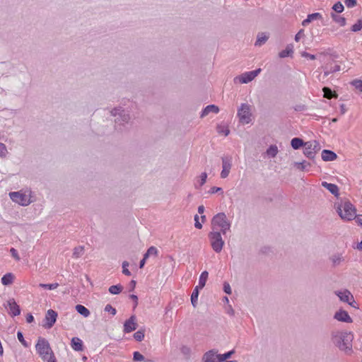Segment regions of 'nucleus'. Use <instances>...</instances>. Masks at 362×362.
<instances>
[{
    "instance_id": "9b49d317",
    "label": "nucleus",
    "mask_w": 362,
    "mask_h": 362,
    "mask_svg": "<svg viewBox=\"0 0 362 362\" xmlns=\"http://www.w3.org/2000/svg\"><path fill=\"white\" fill-rule=\"evenodd\" d=\"M57 316L58 314L56 311L52 309L48 310L45 314L43 327L46 329L52 328L56 322Z\"/></svg>"
},
{
    "instance_id": "79ce46f5",
    "label": "nucleus",
    "mask_w": 362,
    "mask_h": 362,
    "mask_svg": "<svg viewBox=\"0 0 362 362\" xmlns=\"http://www.w3.org/2000/svg\"><path fill=\"white\" fill-rule=\"evenodd\" d=\"M134 338L138 341H141L144 339V330H138L134 334Z\"/></svg>"
},
{
    "instance_id": "20e7f679",
    "label": "nucleus",
    "mask_w": 362,
    "mask_h": 362,
    "mask_svg": "<svg viewBox=\"0 0 362 362\" xmlns=\"http://www.w3.org/2000/svg\"><path fill=\"white\" fill-rule=\"evenodd\" d=\"M110 115L115 117V122L117 125L124 126L128 124L131 119L130 110L124 108L122 106L114 107L110 111Z\"/></svg>"
},
{
    "instance_id": "a211bd4d",
    "label": "nucleus",
    "mask_w": 362,
    "mask_h": 362,
    "mask_svg": "<svg viewBox=\"0 0 362 362\" xmlns=\"http://www.w3.org/2000/svg\"><path fill=\"white\" fill-rule=\"evenodd\" d=\"M207 173H202L199 176L195 178L194 187L196 189H200L206 182Z\"/></svg>"
},
{
    "instance_id": "052dcab7",
    "label": "nucleus",
    "mask_w": 362,
    "mask_h": 362,
    "mask_svg": "<svg viewBox=\"0 0 362 362\" xmlns=\"http://www.w3.org/2000/svg\"><path fill=\"white\" fill-rule=\"evenodd\" d=\"M300 54H301V56L303 57H306V58H308V59H310L311 60H314V59H316L315 55L309 54V53H308L306 52H302Z\"/></svg>"
},
{
    "instance_id": "bb28decb",
    "label": "nucleus",
    "mask_w": 362,
    "mask_h": 362,
    "mask_svg": "<svg viewBox=\"0 0 362 362\" xmlns=\"http://www.w3.org/2000/svg\"><path fill=\"white\" fill-rule=\"evenodd\" d=\"M291 145L292 148L295 150L299 149L300 147H303L305 145V142L300 138L295 137L291 139Z\"/></svg>"
},
{
    "instance_id": "e433bc0d",
    "label": "nucleus",
    "mask_w": 362,
    "mask_h": 362,
    "mask_svg": "<svg viewBox=\"0 0 362 362\" xmlns=\"http://www.w3.org/2000/svg\"><path fill=\"white\" fill-rule=\"evenodd\" d=\"M158 249L154 246H151L147 250V251L144 254V255H145L146 258H148V257L152 256V255L156 257L158 255Z\"/></svg>"
},
{
    "instance_id": "5701e85b",
    "label": "nucleus",
    "mask_w": 362,
    "mask_h": 362,
    "mask_svg": "<svg viewBox=\"0 0 362 362\" xmlns=\"http://www.w3.org/2000/svg\"><path fill=\"white\" fill-rule=\"evenodd\" d=\"M311 146L312 144H310V141L305 142V145L303 146L304 147L303 154L309 159H313L315 158Z\"/></svg>"
},
{
    "instance_id": "b1692460",
    "label": "nucleus",
    "mask_w": 362,
    "mask_h": 362,
    "mask_svg": "<svg viewBox=\"0 0 362 362\" xmlns=\"http://www.w3.org/2000/svg\"><path fill=\"white\" fill-rule=\"evenodd\" d=\"M233 81L235 83H249V72H245L244 74L235 77Z\"/></svg>"
},
{
    "instance_id": "bf43d9fd",
    "label": "nucleus",
    "mask_w": 362,
    "mask_h": 362,
    "mask_svg": "<svg viewBox=\"0 0 362 362\" xmlns=\"http://www.w3.org/2000/svg\"><path fill=\"white\" fill-rule=\"evenodd\" d=\"M223 291L227 294H230L232 292L230 284L226 281L223 283Z\"/></svg>"
},
{
    "instance_id": "4be33fe9",
    "label": "nucleus",
    "mask_w": 362,
    "mask_h": 362,
    "mask_svg": "<svg viewBox=\"0 0 362 362\" xmlns=\"http://www.w3.org/2000/svg\"><path fill=\"white\" fill-rule=\"evenodd\" d=\"M329 259L331 260L332 265L334 267H337L344 261V257L342 254H334L330 257Z\"/></svg>"
},
{
    "instance_id": "2f4dec72",
    "label": "nucleus",
    "mask_w": 362,
    "mask_h": 362,
    "mask_svg": "<svg viewBox=\"0 0 362 362\" xmlns=\"http://www.w3.org/2000/svg\"><path fill=\"white\" fill-rule=\"evenodd\" d=\"M279 152L278 147L276 145H271L266 151L269 158H275Z\"/></svg>"
},
{
    "instance_id": "0eeeda50",
    "label": "nucleus",
    "mask_w": 362,
    "mask_h": 362,
    "mask_svg": "<svg viewBox=\"0 0 362 362\" xmlns=\"http://www.w3.org/2000/svg\"><path fill=\"white\" fill-rule=\"evenodd\" d=\"M36 351L42 359H46L49 355L54 354L47 340L40 337L35 345Z\"/></svg>"
},
{
    "instance_id": "f257e3e1",
    "label": "nucleus",
    "mask_w": 362,
    "mask_h": 362,
    "mask_svg": "<svg viewBox=\"0 0 362 362\" xmlns=\"http://www.w3.org/2000/svg\"><path fill=\"white\" fill-rule=\"evenodd\" d=\"M353 339L354 336L351 332L336 331L331 334V341L333 344L346 355H351L353 353Z\"/></svg>"
},
{
    "instance_id": "69168bd1",
    "label": "nucleus",
    "mask_w": 362,
    "mask_h": 362,
    "mask_svg": "<svg viewBox=\"0 0 362 362\" xmlns=\"http://www.w3.org/2000/svg\"><path fill=\"white\" fill-rule=\"evenodd\" d=\"M294 110L296 111H298V112H300V111H304L306 110V107L305 105H302V104H299V105H296L295 107H294Z\"/></svg>"
},
{
    "instance_id": "412c9836",
    "label": "nucleus",
    "mask_w": 362,
    "mask_h": 362,
    "mask_svg": "<svg viewBox=\"0 0 362 362\" xmlns=\"http://www.w3.org/2000/svg\"><path fill=\"white\" fill-rule=\"evenodd\" d=\"M71 348L77 351L83 350V341L78 337H73L71 341Z\"/></svg>"
},
{
    "instance_id": "72a5a7b5",
    "label": "nucleus",
    "mask_w": 362,
    "mask_h": 362,
    "mask_svg": "<svg viewBox=\"0 0 362 362\" xmlns=\"http://www.w3.org/2000/svg\"><path fill=\"white\" fill-rule=\"evenodd\" d=\"M76 310L84 317H88L90 314L89 310L82 305H76Z\"/></svg>"
},
{
    "instance_id": "49530a36",
    "label": "nucleus",
    "mask_w": 362,
    "mask_h": 362,
    "mask_svg": "<svg viewBox=\"0 0 362 362\" xmlns=\"http://www.w3.org/2000/svg\"><path fill=\"white\" fill-rule=\"evenodd\" d=\"M261 252L262 254H264L266 255H270L272 254H274V250L271 247L269 246H264L261 249Z\"/></svg>"
},
{
    "instance_id": "c03bdc74",
    "label": "nucleus",
    "mask_w": 362,
    "mask_h": 362,
    "mask_svg": "<svg viewBox=\"0 0 362 362\" xmlns=\"http://www.w3.org/2000/svg\"><path fill=\"white\" fill-rule=\"evenodd\" d=\"M362 29V20H358L351 28L353 32H358Z\"/></svg>"
},
{
    "instance_id": "9d476101",
    "label": "nucleus",
    "mask_w": 362,
    "mask_h": 362,
    "mask_svg": "<svg viewBox=\"0 0 362 362\" xmlns=\"http://www.w3.org/2000/svg\"><path fill=\"white\" fill-rule=\"evenodd\" d=\"M222 160V170L221 172V177L226 178L232 168V157L230 156H225L221 158Z\"/></svg>"
},
{
    "instance_id": "473e14b6",
    "label": "nucleus",
    "mask_w": 362,
    "mask_h": 362,
    "mask_svg": "<svg viewBox=\"0 0 362 362\" xmlns=\"http://www.w3.org/2000/svg\"><path fill=\"white\" fill-rule=\"evenodd\" d=\"M199 289V288L195 287L191 295V303L194 308H196L197 305Z\"/></svg>"
},
{
    "instance_id": "09e8293b",
    "label": "nucleus",
    "mask_w": 362,
    "mask_h": 362,
    "mask_svg": "<svg viewBox=\"0 0 362 362\" xmlns=\"http://www.w3.org/2000/svg\"><path fill=\"white\" fill-rule=\"evenodd\" d=\"M104 310L111 313L112 315H115L117 313L116 309L110 304L105 305Z\"/></svg>"
},
{
    "instance_id": "e2e57ef3",
    "label": "nucleus",
    "mask_w": 362,
    "mask_h": 362,
    "mask_svg": "<svg viewBox=\"0 0 362 362\" xmlns=\"http://www.w3.org/2000/svg\"><path fill=\"white\" fill-rule=\"evenodd\" d=\"M308 17L310 19V21H314V20H316V19H318L321 17V15L320 13H312V14H309L308 16Z\"/></svg>"
},
{
    "instance_id": "4c0bfd02",
    "label": "nucleus",
    "mask_w": 362,
    "mask_h": 362,
    "mask_svg": "<svg viewBox=\"0 0 362 362\" xmlns=\"http://www.w3.org/2000/svg\"><path fill=\"white\" fill-rule=\"evenodd\" d=\"M293 165L296 167L298 169L304 171L306 170L307 166H310V164L309 163H307L306 161L303 162H294Z\"/></svg>"
},
{
    "instance_id": "3c124183",
    "label": "nucleus",
    "mask_w": 362,
    "mask_h": 362,
    "mask_svg": "<svg viewBox=\"0 0 362 362\" xmlns=\"http://www.w3.org/2000/svg\"><path fill=\"white\" fill-rule=\"evenodd\" d=\"M133 359L135 361H141L144 360V356L139 351L134 352Z\"/></svg>"
},
{
    "instance_id": "7c9ffc66",
    "label": "nucleus",
    "mask_w": 362,
    "mask_h": 362,
    "mask_svg": "<svg viewBox=\"0 0 362 362\" xmlns=\"http://www.w3.org/2000/svg\"><path fill=\"white\" fill-rule=\"evenodd\" d=\"M14 276L11 273H7L1 278V283L3 285L8 286L13 283Z\"/></svg>"
},
{
    "instance_id": "ea45409f",
    "label": "nucleus",
    "mask_w": 362,
    "mask_h": 362,
    "mask_svg": "<svg viewBox=\"0 0 362 362\" xmlns=\"http://www.w3.org/2000/svg\"><path fill=\"white\" fill-rule=\"evenodd\" d=\"M39 286L42 288L54 290L59 286L58 283L54 284H40Z\"/></svg>"
},
{
    "instance_id": "a19ab883",
    "label": "nucleus",
    "mask_w": 362,
    "mask_h": 362,
    "mask_svg": "<svg viewBox=\"0 0 362 362\" xmlns=\"http://www.w3.org/2000/svg\"><path fill=\"white\" fill-rule=\"evenodd\" d=\"M310 144H312L311 148L313 152V155L315 156V154L320 150V144L315 140L310 141Z\"/></svg>"
},
{
    "instance_id": "864d4df0",
    "label": "nucleus",
    "mask_w": 362,
    "mask_h": 362,
    "mask_svg": "<svg viewBox=\"0 0 362 362\" xmlns=\"http://www.w3.org/2000/svg\"><path fill=\"white\" fill-rule=\"evenodd\" d=\"M17 337H18V339L21 342V344L25 346V347H28V343L25 341L24 339V337H23V335L22 334L21 332H18L17 333Z\"/></svg>"
},
{
    "instance_id": "0e129e2a",
    "label": "nucleus",
    "mask_w": 362,
    "mask_h": 362,
    "mask_svg": "<svg viewBox=\"0 0 362 362\" xmlns=\"http://www.w3.org/2000/svg\"><path fill=\"white\" fill-rule=\"evenodd\" d=\"M194 226L195 228L198 229H201L202 228V224L199 221V216L198 215L194 216Z\"/></svg>"
},
{
    "instance_id": "774afa93",
    "label": "nucleus",
    "mask_w": 362,
    "mask_h": 362,
    "mask_svg": "<svg viewBox=\"0 0 362 362\" xmlns=\"http://www.w3.org/2000/svg\"><path fill=\"white\" fill-rule=\"evenodd\" d=\"M354 218H356V222L359 225L362 226V215L356 216V217Z\"/></svg>"
},
{
    "instance_id": "de8ad7c7",
    "label": "nucleus",
    "mask_w": 362,
    "mask_h": 362,
    "mask_svg": "<svg viewBox=\"0 0 362 362\" xmlns=\"http://www.w3.org/2000/svg\"><path fill=\"white\" fill-rule=\"evenodd\" d=\"M234 353L233 351H230L224 354H219V356H220V362H223L225 361L226 359L230 358V356H232V354Z\"/></svg>"
},
{
    "instance_id": "338daca9",
    "label": "nucleus",
    "mask_w": 362,
    "mask_h": 362,
    "mask_svg": "<svg viewBox=\"0 0 362 362\" xmlns=\"http://www.w3.org/2000/svg\"><path fill=\"white\" fill-rule=\"evenodd\" d=\"M45 362H56L54 354L49 355L46 359H42Z\"/></svg>"
},
{
    "instance_id": "f3484780",
    "label": "nucleus",
    "mask_w": 362,
    "mask_h": 362,
    "mask_svg": "<svg viewBox=\"0 0 362 362\" xmlns=\"http://www.w3.org/2000/svg\"><path fill=\"white\" fill-rule=\"evenodd\" d=\"M337 158V154L332 151L325 149L322 151V159L324 161H333Z\"/></svg>"
},
{
    "instance_id": "c756f323",
    "label": "nucleus",
    "mask_w": 362,
    "mask_h": 362,
    "mask_svg": "<svg viewBox=\"0 0 362 362\" xmlns=\"http://www.w3.org/2000/svg\"><path fill=\"white\" fill-rule=\"evenodd\" d=\"M216 131L219 134H223L225 136H228L230 133L228 127L225 124H219L216 127Z\"/></svg>"
},
{
    "instance_id": "4d7b16f0",
    "label": "nucleus",
    "mask_w": 362,
    "mask_h": 362,
    "mask_svg": "<svg viewBox=\"0 0 362 362\" xmlns=\"http://www.w3.org/2000/svg\"><path fill=\"white\" fill-rule=\"evenodd\" d=\"M10 252H11V256L17 261H19L20 260V257L18 255V251L15 249V248H11L10 250Z\"/></svg>"
},
{
    "instance_id": "39448f33",
    "label": "nucleus",
    "mask_w": 362,
    "mask_h": 362,
    "mask_svg": "<svg viewBox=\"0 0 362 362\" xmlns=\"http://www.w3.org/2000/svg\"><path fill=\"white\" fill-rule=\"evenodd\" d=\"M337 211L339 216L347 221H351L356 217V209L349 202H346L343 205H339Z\"/></svg>"
},
{
    "instance_id": "2eb2a0df",
    "label": "nucleus",
    "mask_w": 362,
    "mask_h": 362,
    "mask_svg": "<svg viewBox=\"0 0 362 362\" xmlns=\"http://www.w3.org/2000/svg\"><path fill=\"white\" fill-rule=\"evenodd\" d=\"M9 308V314L12 316L19 315L21 313L20 307L17 305L14 299H10L7 301Z\"/></svg>"
},
{
    "instance_id": "393cba45",
    "label": "nucleus",
    "mask_w": 362,
    "mask_h": 362,
    "mask_svg": "<svg viewBox=\"0 0 362 362\" xmlns=\"http://www.w3.org/2000/svg\"><path fill=\"white\" fill-rule=\"evenodd\" d=\"M208 276H209L208 272L204 271L203 272H202V274L199 276V284L196 287H198L201 289L203 288L206 285V282L207 281Z\"/></svg>"
},
{
    "instance_id": "37998d69",
    "label": "nucleus",
    "mask_w": 362,
    "mask_h": 362,
    "mask_svg": "<svg viewBox=\"0 0 362 362\" xmlns=\"http://www.w3.org/2000/svg\"><path fill=\"white\" fill-rule=\"evenodd\" d=\"M344 7L340 1L337 2L332 6V9L337 13H341L344 11Z\"/></svg>"
},
{
    "instance_id": "dca6fc26",
    "label": "nucleus",
    "mask_w": 362,
    "mask_h": 362,
    "mask_svg": "<svg viewBox=\"0 0 362 362\" xmlns=\"http://www.w3.org/2000/svg\"><path fill=\"white\" fill-rule=\"evenodd\" d=\"M334 293L339 298L340 300L347 303L354 298L351 293L346 289L342 291H337Z\"/></svg>"
},
{
    "instance_id": "a18cd8bd",
    "label": "nucleus",
    "mask_w": 362,
    "mask_h": 362,
    "mask_svg": "<svg viewBox=\"0 0 362 362\" xmlns=\"http://www.w3.org/2000/svg\"><path fill=\"white\" fill-rule=\"evenodd\" d=\"M8 153L7 148L3 143H0V157L5 158Z\"/></svg>"
},
{
    "instance_id": "6ab92c4d",
    "label": "nucleus",
    "mask_w": 362,
    "mask_h": 362,
    "mask_svg": "<svg viewBox=\"0 0 362 362\" xmlns=\"http://www.w3.org/2000/svg\"><path fill=\"white\" fill-rule=\"evenodd\" d=\"M322 186L326 188L329 192L334 195L335 197L339 196V187L337 185L332 183H328L327 182H322Z\"/></svg>"
},
{
    "instance_id": "c85d7f7f",
    "label": "nucleus",
    "mask_w": 362,
    "mask_h": 362,
    "mask_svg": "<svg viewBox=\"0 0 362 362\" xmlns=\"http://www.w3.org/2000/svg\"><path fill=\"white\" fill-rule=\"evenodd\" d=\"M269 36L264 33H259L255 43V46H261L264 45L268 40Z\"/></svg>"
},
{
    "instance_id": "8fccbe9b",
    "label": "nucleus",
    "mask_w": 362,
    "mask_h": 362,
    "mask_svg": "<svg viewBox=\"0 0 362 362\" xmlns=\"http://www.w3.org/2000/svg\"><path fill=\"white\" fill-rule=\"evenodd\" d=\"M129 266V262L127 261L123 262L122 263V273L127 276H130L131 272L127 269V267Z\"/></svg>"
},
{
    "instance_id": "6e6d98bb",
    "label": "nucleus",
    "mask_w": 362,
    "mask_h": 362,
    "mask_svg": "<svg viewBox=\"0 0 362 362\" xmlns=\"http://www.w3.org/2000/svg\"><path fill=\"white\" fill-rule=\"evenodd\" d=\"M218 192L223 194V189L221 187H213L209 191V193H210V194H215V193H218Z\"/></svg>"
},
{
    "instance_id": "f704fd0d",
    "label": "nucleus",
    "mask_w": 362,
    "mask_h": 362,
    "mask_svg": "<svg viewBox=\"0 0 362 362\" xmlns=\"http://www.w3.org/2000/svg\"><path fill=\"white\" fill-rule=\"evenodd\" d=\"M322 91L324 93V97L327 99H331L332 98H337L338 97V95L336 93H333L328 87H324L322 88Z\"/></svg>"
},
{
    "instance_id": "4468645a",
    "label": "nucleus",
    "mask_w": 362,
    "mask_h": 362,
    "mask_svg": "<svg viewBox=\"0 0 362 362\" xmlns=\"http://www.w3.org/2000/svg\"><path fill=\"white\" fill-rule=\"evenodd\" d=\"M136 320V319L135 315H132L125 321L124 324V332L125 333H129L136 329L137 325Z\"/></svg>"
},
{
    "instance_id": "c9c22d12",
    "label": "nucleus",
    "mask_w": 362,
    "mask_h": 362,
    "mask_svg": "<svg viewBox=\"0 0 362 362\" xmlns=\"http://www.w3.org/2000/svg\"><path fill=\"white\" fill-rule=\"evenodd\" d=\"M84 253V247L83 246H78L74 249L73 252V257L74 258H79L83 255Z\"/></svg>"
},
{
    "instance_id": "1a4fd4ad",
    "label": "nucleus",
    "mask_w": 362,
    "mask_h": 362,
    "mask_svg": "<svg viewBox=\"0 0 362 362\" xmlns=\"http://www.w3.org/2000/svg\"><path fill=\"white\" fill-rule=\"evenodd\" d=\"M221 234L222 233L219 231H211L209 233L211 247L216 253L221 252L224 245V241L222 239Z\"/></svg>"
},
{
    "instance_id": "58836bf2",
    "label": "nucleus",
    "mask_w": 362,
    "mask_h": 362,
    "mask_svg": "<svg viewBox=\"0 0 362 362\" xmlns=\"http://www.w3.org/2000/svg\"><path fill=\"white\" fill-rule=\"evenodd\" d=\"M122 290L121 285H113L109 288V292L112 294H119Z\"/></svg>"
},
{
    "instance_id": "f03ea898",
    "label": "nucleus",
    "mask_w": 362,
    "mask_h": 362,
    "mask_svg": "<svg viewBox=\"0 0 362 362\" xmlns=\"http://www.w3.org/2000/svg\"><path fill=\"white\" fill-rule=\"evenodd\" d=\"M230 222L224 213H218L211 220L212 231H219L223 235L230 231Z\"/></svg>"
},
{
    "instance_id": "7ed1b4c3",
    "label": "nucleus",
    "mask_w": 362,
    "mask_h": 362,
    "mask_svg": "<svg viewBox=\"0 0 362 362\" xmlns=\"http://www.w3.org/2000/svg\"><path fill=\"white\" fill-rule=\"evenodd\" d=\"M32 194V190L29 188H26L18 192H10L9 197L13 202L21 206H26L33 202Z\"/></svg>"
},
{
    "instance_id": "cd10ccee",
    "label": "nucleus",
    "mask_w": 362,
    "mask_h": 362,
    "mask_svg": "<svg viewBox=\"0 0 362 362\" xmlns=\"http://www.w3.org/2000/svg\"><path fill=\"white\" fill-rule=\"evenodd\" d=\"M331 17L334 22L339 24L340 26H344L346 23V20L344 17H342L337 13H331Z\"/></svg>"
},
{
    "instance_id": "603ef678",
    "label": "nucleus",
    "mask_w": 362,
    "mask_h": 362,
    "mask_svg": "<svg viewBox=\"0 0 362 362\" xmlns=\"http://www.w3.org/2000/svg\"><path fill=\"white\" fill-rule=\"evenodd\" d=\"M351 84L358 90L362 92V81L354 80L351 82Z\"/></svg>"
},
{
    "instance_id": "f8f14e48",
    "label": "nucleus",
    "mask_w": 362,
    "mask_h": 362,
    "mask_svg": "<svg viewBox=\"0 0 362 362\" xmlns=\"http://www.w3.org/2000/svg\"><path fill=\"white\" fill-rule=\"evenodd\" d=\"M219 359V354L215 349L208 351L204 354L202 358L204 362H220Z\"/></svg>"
},
{
    "instance_id": "423d86ee",
    "label": "nucleus",
    "mask_w": 362,
    "mask_h": 362,
    "mask_svg": "<svg viewBox=\"0 0 362 362\" xmlns=\"http://www.w3.org/2000/svg\"><path fill=\"white\" fill-rule=\"evenodd\" d=\"M238 124L237 128L240 131V127L249 124V105L247 103H242L237 110Z\"/></svg>"
},
{
    "instance_id": "680f3d73",
    "label": "nucleus",
    "mask_w": 362,
    "mask_h": 362,
    "mask_svg": "<svg viewBox=\"0 0 362 362\" xmlns=\"http://www.w3.org/2000/svg\"><path fill=\"white\" fill-rule=\"evenodd\" d=\"M261 69H257L255 71H250V81H252L260 72Z\"/></svg>"
},
{
    "instance_id": "ddd939ff",
    "label": "nucleus",
    "mask_w": 362,
    "mask_h": 362,
    "mask_svg": "<svg viewBox=\"0 0 362 362\" xmlns=\"http://www.w3.org/2000/svg\"><path fill=\"white\" fill-rule=\"evenodd\" d=\"M334 318L339 322L351 323L352 319L348 314V313L344 310H339L337 311L334 315Z\"/></svg>"
},
{
    "instance_id": "aec40b11",
    "label": "nucleus",
    "mask_w": 362,
    "mask_h": 362,
    "mask_svg": "<svg viewBox=\"0 0 362 362\" xmlns=\"http://www.w3.org/2000/svg\"><path fill=\"white\" fill-rule=\"evenodd\" d=\"M219 108L218 106L215 105H207L202 112L200 117H204L208 115L210 112H214L215 114L218 113Z\"/></svg>"
},
{
    "instance_id": "6e6552de",
    "label": "nucleus",
    "mask_w": 362,
    "mask_h": 362,
    "mask_svg": "<svg viewBox=\"0 0 362 362\" xmlns=\"http://www.w3.org/2000/svg\"><path fill=\"white\" fill-rule=\"evenodd\" d=\"M334 58L335 57L334 56L330 55L329 57V59H327V62L324 66H322V69H323V70H324V73L322 74H318L317 79L320 81L325 83V79L330 74L335 73L337 71H340L339 65L336 64L334 67L331 66L332 62H333L334 61Z\"/></svg>"
},
{
    "instance_id": "13d9d810",
    "label": "nucleus",
    "mask_w": 362,
    "mask_h": 362,
    "mask_svg": "<svg viewBox=\"0 0 362 362\" xmlns=\"http://www.w3.org/2000/svg\"><path fill=\"white\" fill-rule=\"evenodd\" d=\"M344 3L348 8H353L356 5V0H345Z\"/></svg>"
},
{
    "instance_id": "5fc2aeb1",
    "label": "nucleus",
    "mask_w": 362,
    "mask_h": 362,
    "mask_svg": "<svg viewBox=\"0 0 362 362\" xmlns=\"http://www.w3.org/2000/svg\"><path fill=\"white\" fill-rule=\"evenodd\" d=\"M305 36L304 30L300 29L295 35V41L298 42L302 37Z\"/></svg>"
},
{
    "instance_id": "a878e982",
    "label": "nucleus",
    "mask_w": 362,
    "mask_h": 362,
    "mask_svg": "<svg viewBox=\"0 0 362 362\" xmlns=\"http://www.w3.org/2000/svg\"><path fill=\"white\" fill-rule=\"evenodd\" d=\"M293 52V46L291 44H289L286 46V49L282 50L279 53V56L281 58H285L286 57L291 56Z\"/></svg>"
}]
</instances>
